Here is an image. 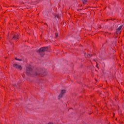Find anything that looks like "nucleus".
<instances>
[{
  "instance_id": "8",
  "label": "nucleus",
  "mask_w": 124,
  "mask_h": 124,
  "mask_svg": "<svg viewBox=\"0 0 124 124\" xmlns=\"http://www.w3.org/2000/svg\"><path fill=\"white\" fill-rule=\"evenodd\" d=\"M57 17V18H58V19H59V18H61V15H56V16H55V17Z\"/></svg>"
},
{
  "instance_id": "12",
  "label": "nucleus",
  "mask_w": 124,
  "mask_h": 124,
  "mask_svg": "<svg viewBox=\"0 0 124 124\" xmlns=\"http://www.w3.org/2000/svg\"><path fill=\"white\" fill-rule=\"evenodd\" d=\"M55 36H56V37H58V34H57V33H55Z\"/></svg>"
},
{
  "instance_id": "1",
  "label": "nucleus",
  "mask_w": 124,
  "mask_h": 124,
  "mask_svg": "<svg viewBox=\"0 0 124 124\" xmlns=\"http://www.w3.org/2000/svg\"><path fill=\"white\" fill-rule=\"evenodd\" d=\"M26 74L32 77H44L47 75V73L42 69H32L31 67H27Z\"/></svg>"
},
{
  "instance_id": "5",
  "label": "nucleus",
  "mask_w": 124,
  "mask_h": 124,
  "mask_svg": "<svg viewBox=\"0 0 124 124\" xmlns=\"http://www.w3.org/2000/svg\"><path fill=\"white\" fill-rule=\"evenodd\" d=\"M123 28V25L120 26L118 29H116V34H121V30Z\"/></svg>"
},
{
  "instance_id": "9",
  "label": "nucleus",
  "mask_w": 124,
  "mask_h": 124,
  "mask_svg": "<svg viewBox=\"0 0 124 124\" xmlns=\"http://www.w3.org/2000/svg\"><path fill=\"white\" fill-rule=\"evenodd\" d=\"M82 0V2L84 4H85V3H86L87 2V0Z\"/></svg>"
},
{
  "instance_id": "2",
  "label": "nucleus",
  "mask_w": 124,
  "mask_h": 124,
  "mask_svg": "<svg viewBox=\"0 0 124 124\" xmlns=\"http://www.w3.org/2000/svg\"><path fill=\"white\" fill-rule=\"evenodd\" d=\"M46 51H48V47H43L40 48L39 50H37V53H38V54H40V55H41L42 53L46 52Z\"/></svg>"
},
{
  "instance_id": "11",
  "label": "nucleus",
  "mask_w": 124,
  "mask_h": 124,
  "mask_svg": "<svg viewBox=\"0 0 124 124\" xmlns=\"http://www.w3.org/2000/svg\"><path fill=\"white\" fill-rule=\"evenodd\" d=\"M87 57L88 58H91V54H88Z\"/></svg>"
},
{
  "instance_id": "4",
  "label": "nucleus",
  "mask_w": 124,
  "mask_h": 124,
  "mask_svg": "<svg viewBox=\"0 0 124 124\" xmlns=\"http://www.w3.org/2000/svg\"><path fill=\"white\" fill-rule=\"evenodd\" d=\"M66 93V91L65 90H62L60 92V93L58 96V99H61L62 96H63V94Z\"/></svg>"
},
{
  "instance_id": "14",
  "label": "nucleus",
  "mask_w": 124,
  "mask_h": 124,
  "mask_svg": "<svg viewBox=\"0 0 124 124\" xmlns=\"http://www.w3.org/2000/svg\"><path fill=\"white\" fill-rule=\"evenodd\" d=\"M114 116H115V113H113V117H114Z\"/></svg>"
},
{
  "instance_id": "6",
  "label": "nucleus",
  "mask_w": 124,
  "mask_h": 124,
  "mask_svg": "<svg viewBox=\"0 0 124 124\" xmlns=\"http://www.w3.org/2000/svg\"><path fill=\"white\" fill-rule=\"evenodd\" d=\"M13 39H19V35L18 34H15L14 35L13 37Z\"/></svg>"
},
{
  "instance_id": "3",
  "label": "nucleus",
  "mask_w": 124,
  "mask_h": 124,
  "mask_svg": "<svg viewBox=\"0 0 124 124\" xmlns=\"http://www.w3.org/2000/svg\"><path fill=\"white\" fill-rule=\"evenodd\" d=\"M13 66L14 68H16V69H17V70H19L20 71L22 70V66L17 63H14Z\"/></svg>"
},
{
  "instance_id": "7",
  "label": "nucleus",
  "mask_w": 124,
  "mask_h": 124,
  "mask_svg": "<svg viewBox=\"0 0 124 124\" xmlns=\"http://www.w3.org/2000/svg\"><path fill=\"white\" fill-rule=\"evenodd\" d=\"M18 84H17V83H14V84H13V87H14V88H18Z\"/></svg>"
},
{
  "instance_id": "16",
  "label": "nucleus",
  "mask_w": 124,
  "mask_h": 124,
  "mask_svg": "<svg viewBox=\"0 0 124 124\" xmlns=\"http://www.w3.org/2000/svg\"><path fill=\"white\" fill-rule=\"evenodd\" d=\"M96 67H97V64H96Z\"/></svg>"
},
{
  "instance_id": "13",
  "label": "nucleus",
  "mask_w": 124,
  "mask_h": 124,
  "mask_svg": "<svg viewBox=\"0 0 124 124\" xmlns=\"http://www.w3.org/2000/svg\"><path fill=\"white\" fill-rule=\"evenodd\" d=\"M48 124H54L53 123H51V122H49L48 123Z\"/></svg>"
},
{
  "instance_id": "10",
  "label": "nucleus",
  "mask_w": 124,
  "mask_h": 124,
  "mask_svg": "<svg viewBox=\"0 0 124 124\" xmlns=\"http://www.w3.org/2000/svg\"><path fill=\"white\" fill-rule=\"evenodd\" d=\"M15 60H16V61H19V62H22V59H17V58H16Z\"/></svg>"
},
{
  "instance_id": "15",
  "label": "nucleus",
  "mask_w": 124,
  "mask_h": 124,
  "mask_svg": "<svg viewBox=\"0 0 124 124\" xmlns=\"http://www.w3.org/2000/svg\"><path fill=\"white\" fill-rule=\"evenodd\" d=\"M117 119H117V118H116V121H117Z\"/></svg>"
}]
</instances>
